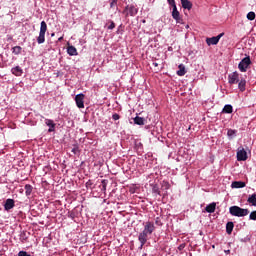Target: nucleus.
I'll return each instance as SVG.
<instances>
[{"label":"nucleus","instance_id":"nucleus-23","mask_svg":"<svg viewBox=\"0 0 256 256\" xmlns=\"http://www.w3.org/2000/svg\"><path fill=\"white\" fill-rule=\"evenodd\" d=\"M248 203H250L251 205H253V207H256V193L250 195L248 197Z\"/></svg>","mask_w":256,"mask_h":256},{"label":"nucleus","instance_id":"nucleus-17","mask_svg":"<svg viewBox=\"0 0 256 256\" xmlns=\"http://www.w3.org/2000/svg\"><path fill=\"white\" fill-rule=\"evenodd\" d=\"M217 207V204L215 202L208 204L205 208V211L207 213H215V208Z\"/></svg>","mask_w":256,"mask_h":256},{"label":"nucleus","instance_id":"nucleus-29","mask_svg":"<svg viewBox=\"0 0 256 256\" xmlns=\"http://www.w3.org/2000/svg\"><path fill=\"white\" fill-rule=\"evenodd\" d=\"M249 219L250 221H256V210L250 213Z\"/></svg>","mask_w":256,"mask_h":256},{"label":"nucleus","instance_id":"nucleus-37","mask_svg":"<svg viewBox=\"0 0 256 256\" xmlns=\"http://www.w3.org/2000/svg\"><path fill=\"white\" fill-rule=\"evenodd\" d=\"M76 151H77V149L74 148V149L72 150V153H77Z\"/></svg>","mask_w":256,"mask_h":256},{"label":"nucleus","instance_id":"nucleus-3","mask_svg":"<svg viewBox=\"0 0 256 256\" xmlns=\"http://www.w3.org/2000/svg\"><path fill=\"white\" fill-rule=\"evenodd\" d=\"M45 33H47V23L45 21H42L40 23L39 36L36 39L38 45H42V43H45Z\"/></svg>","mask_w":256,"mask_h":256},{"label":"nucleus","instance_id":"nucleus-10","mask_svg":"<svg viewBox=\"0 0 256 256\" xmlns=\"http://www.w3.org/2000/svg\"><path fill=\"white\" fill-rule=\"evenodd\" d=\"M13 207H15V200L10 199V198L7 199L4 204L5 211H11V209H13Z\"/></svg>","mask_w":256,"mask_h":256},{"label":"nucleus","instance_id":"nucleus-24","mask_svg":"<svg viewBox=\"0 0 256 256\" xmlns=\"http://www.w3.org/2000/svg\"><path fill=\"white\" fill-rule=\"evenodd\" d=\"M222 113H233V106L231 104H226L222 110Z\"/></svg>","mask_w":256,"mask_h":256},{"label":"nucleus","instance_id":"nucleus-1","mask_svg":"<svg viewBox=\"0 0 256 256\" xmlns=\"http://www.w3.org/2000/svg\"><path fill=\"white\" fill-rule=\"evenodd\" d=\"M153 231H155V223L151 221H147L144 224L143 231L139 234L138 240L142 242V245L147 243L149 235H153Z\"/></svg>","mask_w":256,"mask_h":256},{"label":"nucleus","instance_id":"nucleus-27","mask_svg":"<svg viewBox=\"0 0 256 256\" xmlns=\"http://www.w3.org/2000/svg\"><path fill=\"white\" fill-rule=\"evenodd\" d=\"M246 17L248 21H255V12H249Z\"/></svg>","mask_w":256,"mask_h":256},{"label":"nucleus","instance_id":"nucleus-5","mask_svg":"<svg viewBox=\"0 0 256 256\" xmlns=\"http://www.w3.org/2000/svg\"><path fill=\"white\" fill-rule=\"evenodd\" d=\"M75 103L78 109H85V94H77L75 96Z\"/></svg>","mask_w":256,"mask_h":256},{"label":"nucleus","instance_id":"nucleus-8","mask_svg":"<svg viewBox=\"0 0 256 256\" xmlns=\"http://www.w3.org/2000/svg\"><path fill=\"white\" fill-rule=\"evenodd\" d=\"M223 35H225V33H220L218 36L207 38L206 39L207 45H209V46L217 45V43H219V41L221 40V37H223Z\"/></svg>","mask_w":256,"mask_h":256},{"label":"nucleus","instance_id":"nucleus-18","mask_svg":"<svg viewBox=\"0 0 256 256\" xmlns=\"http://www.w3.org/2000/svg\"><path fill=\"white\" fill-rule=\"evenodd\" d=\"M178 68H179V70L177 71V75H178L179 77H183V75H185V73H187V71H185V65L180 64V65L178 66Z\"/></svg>","mask_w":256,"mask_h":256},{"label":"nucleus","instance_id":"nucleus-42","mask_svg":"<svg viewBox=\"0 0 256 256\" xmlns=\"http://www.w3.org/2000/svg\"><path fill=\"white\" fill-rule=\"evenodd\" d=\"M51 36H52V37H55V34H54V33H52V34H51Z\"/></svg>","mask_w":256,"mask_h":256},{"label":"nucleus","instance_id":"nucleus-16","mask_svg":"<svg viewBox=\"0 0 256 256\" xmlns=\"http://www.w3.org/2000/svg\"><path fill=\"white\" fill-rule=\"evenodd\" d=\"M67 53L71 57L79 55V53L77 52V48H75V46H68Z\"/></svg>","mask_w":256,"mask_h":256},{"label":"nucleus","instance_id":"nucleus-43","mask_svg":"<svg viewBox=\"0 0 256 256\" xmlns=\"http://www.w3.org/2000/svg\"><path fill=\"white\" fill-rule=\"evenodd\" d=\"M142 23H145V20H142Z\"/></svg>","mask_w":256,"mask_h":256},{"label":"nucleus","instance_id":"nucleus-9","mask_svg":"<svg viewBox=\"0 0 256 256\" xmlns=\"http://www.w3.org/2000/svg\"><path fill=\"white\" fill-rule=\"evenodd\" d=\"M172 8H173L172 9V17H173V19L176 20V23H181L183 21V19H181V14L177 10V4L172 6Z\"/></svg>","mask_w":256,"mask_h":256},{"label":"nucleus","instance_id":"nucleus-26","mask_svg":"<svg viewBox=\"0 0 256 256\" xmlns=\"http://www.w3.org/2000/svg\"><path fill=\"white\" fill-rule=\"evenodd\" d=\"M228 137H231V139H233V137H235V135H237V130H233V129H229L227 132Z\"/></svg>","mask_w":256,"mask_h":256},{"label":"nucleus","instance_id":"nucleus-41","mask_svg":"<svg viewBox=\"0 0 256 256\" xmlns=\"http://www.w3.org/2000/svg\"><path fill=\"white\" fill-rule=\"evenodd\" d=\"M63 39V37H60L59 39H58V41H61Z\"/></svg>","mask_w":256,"mask_h":256},{"label":"nucleus","instance_id":"nucleus-7","mask_svg":"<svg viewBox=\"0 0 256 256\" xmlns=\"http://www.w3.org/2000/svg\"><path fill=\"white\" fill-rule=\"evenodd\" d=\"M247 151H245V148L239 147L237 150V161H247Z\"/></svg>","mask_w":256,"mask_h":256},{"label":"nucleus","instance_id":"nucleus-39","mask_svg":"<svg viewBox=\"0 0 256 256\" xmlns=\"http://www.w3.org/2000/svg\"><path fill=\"white\" fill-rule=\"evenodd\" d=\"M225 253L229 254V253H231V250H226Z\"/></svg>","mask_w":256,"mask_h":256},{"label":"nucleus","instance_id":"nucleus-33","mask_svg":"<svg viewBox=\"0 0 256 256\" xmlns=\"http://www.w3.org/2000/svg\"><path fill=\"white\" fill-rule=\"evenodd\" d=\"M114 27H115V22L110 21V25L108 26V29L113 30Z\"/></svg>","mask_w":256,"mask_h":256},{"label":"nucleus","instance_id":"nucleus-12","mask_svg":"<svg viewBox=\"0 0 256 256\" xmlns=\"http://www.w3.org/2000/svg\"><path fill=\"white\" fill-rule=\"evenodd\" d=\"M12 75H15V77H21L23 75V69L20 66H16L11 69Z\"/></svg>","mask_w":256,"mask_h":256},{"label":"nucleus","instance_id":"nucleus-32","mask_svg":"<svg viewBox=\"0 0 256 256\" xmlns=\"http://www.w3.org/2000/svg\"><path fill=\"white\" fill-rule=\"evenodd\" d=\"M18 256H31L29 253H27L26 251H20L18 253Z\"/></svg>","mask_w":256,"mask_h":256},{"label":"nucleus","instance_id":"nucleus-28","mask_svg":"<svg viewBox=\"0 0 256 256\" xmlns=\"http://www.w3.org/2000/svg\"><path fill=\"white\" fill-rule=\"evenodd\" d=\"M101 183H102L101 191L105 193V191H107V180H102Z\"/></svg>","mask_w":256,"mask_h":256},{"label":"nucleus","instance_id":"nucleus-19","mask_svg":"<svg viewBox=\"0 0 256 256\" xmlns=\"http://www.w3.org/2000/svg\"><path fill=\"white\" fill-rule=\"evenodd\" d=\"M234 227H235V224H233V222H228L226 224V233H228V235H231V233H233Z\"/></svg>","mask_w":256,"mask_h":256},{"label":"nucleus","instance_id":"nucleus-22","mask_svg":"<svg viewBox=\"0 0 256 256\" xmlns=\"http://www.w3.org/2000/svg\"><path fill=\"white\" fill-rule=\"evenodd\" d=\"M31 193H33V186H31L30 184H26L25 185V195H26V197H29L31 195Z\"/></svg>","mask_w":256,"mask_h":256},{"label":"nucleus","instance_id":"nucleus-21","mask_svg":"<svg viewBox=\"0 0 256 256\" xmlns=\"http://www.w3.org/2000/svg\"><path fill=\"white\" fill-rule=\"evenodd\" d=\"M245 85H247V81L245 79L238 81V89H240V91H245Z\"/></svg>","mask_w":256,"mask_h":256},{"label":"nucleus","instance_id":"nucleus-14","mask_svg":"<svg viewBox=\"0 0 256 256\" xmlns=\"http://www.w3.org/2000/svg\"><path fill=\"white\" fill-rule=\"evenodd\" d=\"M45 124L47 125V127H50L48 129L49 133H53V131H55V122H53V120L51 119H46L45 120Z\"/></svg>","mask_w":256,"mask_h":256},{"label":"nucleus","instance_id":"nucleus-25","mask_svg":"<svg viewBox=\"0 0 256 256\" xmlns=\"http://www.w3.org/2000/svg\"><path fill=\"white\" fill-rule=\"evenodd\" d=\"M21 51H23V48H21V46H15L12 48V53L14 55H21Z\"/></svg>","mask_w":256,"mask_h":256},{"label":"nucleus","instance_id":"nucleus-20","mask_svg":"<svg viewBox=\"0 0 256 256\" xmlns=\"http://www.w3.org/2000/svg\"><path fill=\"white\" fill-rule=\"evenodd\" d=\"M135 125H145V118L136 116L134 118Z\"/></svg>","mask_w":256,"mask_h":256},{"label":"nucleus","instance_id":"nucleus-40","mask_svg":"<svg viewBox=\"0 0 256 256\" xmlns=\"http://www.w3.org/2000/svg\"><path fill=\"white\" fill-rule=\"evenodd\" d=\"M153 65H154V67H157L158 64L157 63H153Z\"/></svg>","mask_w":256,"mask_h":256},{"label":"nucleus","instance_id":"nucleus-11","mask_svg":"<svg viewBox=\"0 0 256 256\" xmlns=\"http://www.w3.org/2000/svg\"><path fill=\"white\" fill-rule=\"evenodd\" d=\"M126 9L128 11V15H130V17H135V15H137V13H139V9H137V7H135L134 5L127 6Z\"/></svg>","mask_w":256,"mask_h":256},{"label":"nucleus","instance_id":"nucleus-38","mask_svg":"<svg viewBox=\"0 0 256 256\" xmlns=\"http://www.w3.org/2000/svg\"><path fill=\"white\" fill-rule=\"evenodd\" d=\"M156 224H159V217L156 218Z\"/></svg>","mask_w":256,"mask_h":256},{"label":"nucleus","instance_id":"nucleus-36","mask_svg":"<svg viewBox=\"0 0 256 256\" xmlns=\"http://www.w3.org/2000/svg\"><path fill=\"white\" fill-rule=\"evenodd\" d=\"M144 245H145V244H143V242L140 241V249H143Z\"/></svg>","mask_w":256,"mask_h":256},{"label":"nucleus","instance_id":"nucleus-34","mask_svg":"<svg viewBox=\"0 0 256 256\" xmlns=\"http://www.w3.org/2000/svg\"><path fill=\"white\" fill-rule=\"evenodd\" d=\"M167 2H168V4H169L171 7H173L174 5H177V4L175 3V0H167Z\"/></svg>","mask_w":256,"mask_h":256},{"label":"nucleus","instance_id":"nucleus-4","mask_svg":"<svg viewBox=\"0 0 256 256\" xmlns=\"http://www.w3.org/2000/svg\"><path fill=\"white\" fill-rule=\"evenodd\" d=\"M249 65H251V57L247 56L239 62L238 69L241 73H246Z\"/></svg>","mask_w":256,"mask_h":256},{"label":"nucleus","instance_id":"nucleus-13","mask_svg":"<svg viewBox=\"0 0 256 256\" xmlns=\"http://www.w3.org/2000/svg\"><path fill=\"white\" fill-rule=\"evenodd\" d=\"M180 1L183 9H187L188 11H191V9H193V3H191V1L189 0H180Z\"/></svg>","mask_w":256,"mask_h":256},{"label":"nucleus","instance_id":"nucleus-2","mask_svg":"<svg viewBox=\"0 0 256 256\" xmlns=\"http://www.w3.org/2000/svg\"><path fill=\"white\" fill-rule=\"evenodd\" d=\"M229 213L233 217H247L249 215V209L241 208L239 206H231Z\"/></svg>","mask_w":256,"mask_h":256},{"label":"nucleus","instance_id":"nucleus-30","mask_svg":"<svg viewBox=\"0 0 256 256\" xmlns=\"http://www.w3.org/2000/svg\"><path fill=\"white\" fill-rule=\"evenodd\" d=\"M152 192L156 193V195H159L160 191H159V186H157V184H155L152 188Z\"/></svg>","mask_w":256,"mask_h":256},{"label":"nucleus","instance_id":"nucleus-35","mask_svg":"<svg viewBox=\"0 0 256 256\" xmlns=\"http://www.w3.org/2000/svg\"><path fill=\"white\" fill-rule=\"evenodd\" d=\"M117 5V0H111L110 7L113 8Z\"/></svg>","mask_w":256,"mask_h":256},{"label":"nucleus","instance_id":"nucleus-6","mask_svg":"<svg viewBox=\"0 0 256 256\" xmlns=\"http://www.w3.org/2000/svg\"><path fill=\"white\" fill-rule=\"evenodd\" d=\"M228 83L230 85H237L239 83V72L235 71L228 75Z\"/></svg>","mask_w":256,"mask_h":256},{"label":"nucleus","instance_id":"nucleus-15","mask_svg":"<svg viewBox=\"0 0 256 256\" xmlns=\"http://www.w3.org/2000/svg\"><path fill=\"white\" fill-rule=\"evenodd\" d=\"M232 189H243L245 187V182L243 181H234L231 184Z\"/></svg>","mask_w":256,"mask_h":256},{"label":"nucleus","instance_id":"nucleus-31","mask_svg":"<svg viewBox=\"0 0 256 256\" xmlns=\"http://www.w3.org/2000/svg\"><path fill=\"white\" fill-rule=\"evenodd\" d=\"M112 119L114 121H119V119H121V116H119V114L115 113V114L112 115Z\"/></svg>","mask_w":256,"mask_h":256}]
</instances>
